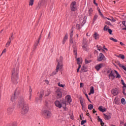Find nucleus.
Returning a JSON list of instances; mask_svg holds the SVG:
<instances>
[{
	"label": "nucleus",
	"instance_id": "f257e3e1",
	"mask_svg": "<svg viewBox=\"0 0 126 126\" xmlns=\"http://www.w3.org/2000/svg\"><path fill=\"white\" fill-rule=\"evenodd\" d=\"M19 105L21 107V115H26L29 112V104L26 103L24 97H20Z\"/></svg>",
	"mask_w": 126,
	"mask_h": 126
},
{
	"label": "nucleus",
	"instance_id": "f03ea898",
	"mask_svg": "<svg viewBox=\"0 0 126 126\" xmlns=\"http://www.w3.org/2000/svg\"><path fill=\"white\" fill-rule=\"evenodd\" d=\"M107 75L110 79H115V78H121V75L116 70L112 69L108 70L107 71Z\"/></svg>",
	"mask_w": 126,
	"mask_h": 126
},
{
	"label": "nucleus",
	"instance_id": "7ed1b4c3",
	"mask_svg": "<svg viewBox=\"0 0 126 126\" xmlns=\"http://www.w3.org/2000/svg\"><path fill=\"white\" fill-rule=\"evenodd\" d=\"M55 105L58 108H59L61 109L62 107L63 108H64L65 107H66V101L64 100V99L62 98L60 101L59 100H56L55 102Z\"/></svg>",
	"mask_w": 126,
	"mask_h": 126
},
{
	"label": "nucleus",
	"instance_id": "20e7f679",
	"mask_svg": "<svg viewBox=\"0 0 126 126\" xmlns=\"http://www.w3.org/2000/svg\"><path fill=\"white\" fill-rule=\"evenodd\" d=\"M20 94V89L17 88L15 91L14 94L12 95L11 100L12 102H14L16 99H17V97L18 95Z\"/></svg>",
	"mask_w": 126,
	"mask_h": 126
},
{
	"label": "nucleus",
	"instance_id": "39448f33",
	"mask_svg": "<svg viewBox=\"0 0 126 126\" xmlns=\"http://www.w3.org/2000/svg\"><path fill=\"white\" fill-rule=\"evenodd\" d=\"M86 19H87V17L86 16L82 17L79 19L80 24L77 23L76 25V27L78 29H80V24L82 26H83L84 24L86 23Z\"/></svg>",
	"mask_w": 126,
	"mask_h": 126
},
{
	"label": "nucleus",
	"instance_id": "423d86ee",
	"mask_svg": "<svg viewBox=\"0 0 126 126\" xmlns=\"http://www.w3.org/2000/svg\"><path fill=\"white\" fill-rule=\"evenodd\" d=\"M18 70L17 67L14 68L12 69V78L16 79L18 78Z\"/></svg>",
	"mask_w": 126,
	"mask_h": 126
},
{
	"label": "nucleus",
	"instance_id": "0eeeda50",
	"mask_svg": "<svg viewBox=\"0 0 126 126\" xmlns=\"http://www.w3.org/2000/svg\"><path fill=\"white\" fill-rule=\"evenodd\" d=\"M63 57L60 56V58H58L57 60V69L60 67V68L63 69Z\"/></svg>",
	"mask_w": 126,
	"mask_h": 126
},
{
	"label": "nucleus",
	"instance_id": "6e6552de",
	"mask_svg": "<svg viewBox=\"0 0 126 126\" xmlns=\"http://www.w3.org/2000/svg\"><path fill=\"white\" fill-rule=\"evenodd\" d=\"M42 115L44 116L46 119H50L52 117V113L50 111L44 110L42 111Z\"/></svg>",
	"mask_w": 126,
	"mask_h": 126
},
{
	"label": "nucleus",
	"instance_id": "1a4fd4ad",
	"mask_svg": "<svg viewBox=\"0 0 126 126\" xmlns=\"http://www.w3.org/2000/svg\"><path fill=\"white\" fill-rule=\"evenodd\" d=\"M78 8V7L77 6V4L76 2L75 1L72 2L70 4V9L71 11H75L76 10H77Z\"/></svg>",
	"mask_w": 126,
	"mask_h": 126
},
{
	"label": "nucleus",
	"instance_id": "9d476101",
	"mask_svg": "<svg viewBox=\"0 0 126 126\" xmlns=\"http://www.w3.org/2000/svg\"><path fill=\"white\" fill-rule=\"evenodd\" d=\"M55 95L57 99H61V98L63 97V93H62L61 89H57L56 91L55 92Z\"/></svg>",
	"mask_w": 126,
	"mask_h": 126
},
{
	"label": "nucleus",
	"instance_id": "9b49d317",
	"mask_svg": "<svg viewBox=\"0 0 126 126\" xmlns=\"http://www.w3.org/2000/svg\"><path fill=\"white\" fill-rule=\"evenodd\" d=\"M13 112H14V108L12 107H9L7 109V113L9 115H12Z\"/></svg>",
	"mask_w": 126,
	"mask_h": 126
},
{
	"label": "nucleus",
	"instance_id": "f8f14e48",
	"mask_svg": "<svg viewBox=\"0 0 126 126\" xmlns=\"http://www.w3.org/2000/svg\"><path fill=\"white\" fill-rule=\"evenodd\" d=\"M104 58H105L104 54H103L102 53H99V56L97 57V61L98 62H101L104 60Z\"/></svg>",
	"mask_w": 126,
	"mask_h": 126
},
{
	"label": "nucleus",
	"instance_id": "ddd939ff",
	"mask_svg": "<svg viewBox=\"0 0 126 126\" xmlns=\"http://www.w3.org/2000/svg\"><path fill=\"white\" fill-rule=\"evenodd\" d=\"M111 93L113 95H114V96H117V95L119 94V92H118V89L115 88L112 90Z\"/></svg>",
	"mask_w": 126,
	"mask_h": 126
},
{
	"label": "nucleus",
	"instance_id": "4468645a",
	"mask_svg": "<svg viewBox=\"0 0 126 126\" xmlns=\"http://www.w3.org/2000/svg\"><path fill=\"white\" fill-rule=\"evenodd\" d=\"M62 69H63L62 68H60V67H59V68H58V66H56V71H54L51 75H55V74H57V73H58V72H59V70H62Z\"/></svg>",
	"mask_w": 126,
	"mask_h": 126
},
{
	"label": "nucleus",
	"instance_id": "2eb2a0df",
	"mask_svg": "<svg viewBox=\"0 0 126 126\" xmlns=\"http://www.w3.org/2000/svg\"><path fill=\"white\" fill-rule=\"evenodd\" d=\"M80 104L82 106V110H83V108H84V99L80 97Z\"/></svg>",
	"mask_w": 126,
	"mask_h": 126
},
{
	"label": "nucleus",
	"instance_id": "dca6fc26",
	"mask_svg": "<svg viewBox=\"0 0 126 126\" xmlns=\"http://www.w3.org/2000/svg\"><path fill=\"white\" fill-rule=\"evenodd\" d=\"M103 67V63H100L96 65L95 67L96 70H99L100 68H101Z\"/></svg>",
	"mask_w": 126,
	"mask_h": 126
},
{
	"label": "nucleus",
	"instance_id": "f3484780",
	"mask_svg": "<svg viewBox=\"0 0 126 126\" xmlns=\"http://www.w3.org/2000/svg\"><path fill=\"white\" fill-rule=\"evenodd\" d=\"M67 38H68V35L67 33H66L65 36L63 38V41L62 42L63 44H64L65 42H66V40H67Z\"/></svg>",
	"mask_w": 126,
	"mask_h": 126
},
{
	"label": "nucleus",
	"instance_id": "a211bd4d",
	"mask_svg": "<svg viewBox=\"0 0 126 126\" xmlns=\"http://www.w3.org/2000/svg\"><path fill=\"white\" fill-rule=\"evenodd\" d=\"M103 116L104 117V120H109L111 119V115H107L106 114L104 113Z\"/></svg>",
	"mask_w": 126,
	"mask_h": 126
},
{
	"label": "nucleus",
	"instance_id": "6ab92c4d",
	"mask_svg": "<svg viewBox=\"0 0 126 126\" xmlns=\"http://www.w3.org/2000/svg\"><path fill=\"white\" fill-rule=\"evenodd\" d=\"M39 42V40H37L35 42L33 45V50H36Z\"/></svg>",
	"mask_w": 126,
	"mask_h": 126
},
{
	"label": "nucleus",
	"instance_id": "aec40b11",
	"mask_svg": "<svg viewBox=\"0 0 126 126\" xmlns=\"http://www.w3.org/2000/svg\"><path fill=\"white\" fill-rule=\"evenodd\" d=\"M94 38L95 40H97V39H99V34H98L97 32H95L94 34Z\"/></svg>",
	"mask_w": 126,
	"mask_h": 126
},
{
	"label": "nucleus",
	"instance_id": "412c9836",
	"mask_svg": "<svg viewBox=\"0 0 126 126\" xmlns=\"http://www.w3.org/2000/svg\"><path fill=\"white\" fill-rule=\"evenodd\" d=\"M98 110L100 112H103L106 111V108H103V106H100L98 107Z\"/></svg>",
	"mask_w": 126,
	"mask_h": 126
},
{
	"label": "nucleus",
	"instance_id": "4be33fe9",
	"mask_svg": "<svg viewBox=\"0 0 126 126\" xmlns=\"http://www.w3.org/2000/svg\"><path fill=\"white\" fill-rule=\"evenodd\" d=\"M82 48L85 51H87V44L86 43H83L82 45Z\"/></svg>",
	"mask_w": 126,
	"mask_h": 126
},
{
	"label": "nucleus",
	"instance_id": "5701e85b",
	"mask_svg": "<svg viewBox=\"0 0 126 126\" xmlns=\"http://www.w3.org/2000/svg\"><path fill=\"white\" fill-rule=\"evenodd\" d=\"M77 62L78 64H80L82 63V59L77 58Z\"/></svg>",
	"mask_w": 126,
	"mask_h": 126
},
{
	"label": "nucleus",
	"instance_id": "b1692460",
	"mask_svg": "<svg viewBox=\"0 0 126 126\" xmlns=\"http://www.w3.org/2000/svg\"><path fill=\"white\" fill-rule=\"evenodd\" d=\"M67 102L68 103H71V97L70 95H67Z\"/></svg>",
	"mask_w": 126,
	"mask_h": 126
},
{
	"label": "nucleus",
	"instance_id": "393cba45",
	"mask_svg": "<svg viewBox=\"0 0 126 126\" xmlns=\"http://www.w3.org/2000/svg\"><path fill=\"white\" fill-rule=\"evenodd\" d=\"M121 103L123 105H126V99L125 98H122L121 99Z\"/></svg>",
	"mask_w": 126,
	"mask_h": 126
},
{
	"label": "nucleus",
	"instance_id": "a878e982",
	"mask_svg": "<svg viewBox=\"0 0 126 126\" xmlns=\"http://www.w3.org/2000/svg\"><path fill=\"white\" fill-rule=\"evenodd\" d=\"M93 108H94V106L92 104H90L88 105L89 110H93Z\"/></svg>",
	"mask_w": 126,
	"mask_h": 126
},
{
	"label": "nucleus",
	"instance_id": "bb28decb",
	"mask_svg": "<svg viewBox=\"0 0 126 126\" xmlns=\"http://www.w3.org/2000/svg\"><path fill=\"white\" fill-rule=\"evenodd\" d=\"M33 4H34V0H30L29 5H31V6H32Z\"/></svg>",
	"mask_w": 126,
	"mask_h": 126
},
{
	"label": "nucleus",
	"instance_id": "cd10ccee",
	"mask_svg": "<svg viewBox=\"0 0 126 126\" xmlns=\"http://www.w3.org/2000/svg\"><path fill=\"white\" fill-rule=\"evenodd\" d=\"M90 92L92 94H94V87L93 86L91 87Z\"/></svg>",
	"mask_w": 126,
	"mask_h": 126
},
{
	"label": "nucleus",
	"instance_id": "c85d7f7f",
	"mask_svg": "<svg viewBox=\"0 0 126 126\" xmlns=\"http://www.w3.org/2000/svg\"><path fill=\"white\" fill-rule=\"evenodd\" d=\"M11 81L13 83H14V84H17V83H18V82L16 79H12Z\"/></svg>",
	"mask_w": 126,
	"mask_h": 126
},
{
	"label": "nucleus",
	"instance_id": "c756f323",
	"mask_svg": "<svg viewBox=\"0 0 126 126\" xmlns=\"http://www.w3.org/2000/svg\"><path fill=\"white\" fill-rule=\"evenodd\" d=\"M93 12V10L92 9V8H90L89 9V15H91L92 14Z\"/></svg>",
	"mask_w": 126,
	"mask_h": 126
},
{
	"label": "nucleus",
	"instance_id": "7c9ffc66",
	"mask_svg": "<svg viewBox=\"0 0 126 126\" xmlns=\"http://www.w3.org/2000/svg\"><path fill=\"white\" fill-rule=\"evenodd\" d=\"M73 36V30H71L70 33V38H72Z\"/></svg>",
	"mask_w": 126,
	"mask_h": 126
},
{
	"label": "nucleus",
	"instance_id": "2f4dec72",
	"mask_svg": "<svg viewBox=\"0 0 126 126\" xmlns=\"http://www.w3.org/2000/svg\"><path fill=\"white\" fill-rule=\"evenodd\" d=\"M87 122V121L86 120H82L81 121V125L82 126H83V125H84L85 123H86Z\"/></svg>",
	"mask_w": 126,
	"mask_h": 126
},
{
	"label": "nucleus",
	"instance_id": "473e14b6",
	"mask_svg": "<svg viewBox=\"0 0 126 126\" xmlns=\"http://www.w3.org/2000/svg\"><path fill=\"white\" fill-rule=\"evenodd\" d=\"M97 18H98V15H95L94 16V20H93V22H95V20H97Z\"/></svg>",
	"mask_w": 126,
	"mask_h": 126
},
{
	"label": "nucleus",
	"instance_id": "72a5a7b5",
	"mask_svg": "<svg viewBox=\"0 0 126 126\" xmlns=\"http://www.w3.org/2000/svg\"><path fill=\"white\" fill-rule=\"evenodd\" d=\"M10 43H11V40H9L6 44V47H9V45H10Z\"/></svg>",
	"mask_w": 126,
	"mask_h": 126
},
{
	"label": "nucleus",
	"instance_id": "f704fd0d",
	"mask_svg": "<svg viewBox=\"0 0 126 126\" xmlns=\"http://www.w3.org/2000/svg\"><path fill=\"white\" fill-rule=\"evenodd\" d=\"M110 40H111V41H113V42H118V40L117 39H116L113 37H110Z\"/></svg>",
	"mask_w": 126,
	"mask_h": 126
},
{
	"label": "nucleus",
	"instance_id": "c9c22d12",
	"mask_svg": "<svg viewBox=\"0 0 126 126\" xmlns=\"http://www.w3.org/2000/svg\"><path fill=\"white\" fill-rule=\"evenodd\" d=\"M121 82H122V84L123 85L124 87H125V88H126V84L125 83V82H124V80L122 79Z\"/></svg>",
	"mask_w": 126,
	"mask_h": 126
},
{
	"label": "nucleus",
	"instance_id": "e433bc0d",
	"mask_svg": "<svg viewBox=\"0 0 126 126\" xmlns=\"http://www.w3.org/2000/svg\"><path fill=\"white\" fill-rule=\"evenodd\" d=\"M97 121L98 122H99V123H102L103 122V121L102 120V119L101 118H100L99 116H97Z\"/></svg>",
	"mask_w": 126,
	"mask_h": 126
},
{
	"label": "nucleus",
	"instance_id": "4c0bfd02",
	"mask_svg": "<svg viewBox=\"0 0 126 126\" xmlns=\"http://www.w3.org/2000/svg\"><path fill=\"white\" fill-rule=\"evenodd\" d=\"M74 47V50H73V52H74V54L75 55H76L77 54V52H76V47H75V46H73Z\"/></svg>",
	"mask_w": 126,
	"mask_h": 126
},
{
	"label": "nucleus",
	"instance_id": "58836bf2",
	"mask_svg": "<svg viewBox=\"0 0 126 126\" xmlns=\"http://www.w3.org/2000/svg\"><path fill=\"white\" fill-rule=\"evenodd\" d=\"M45 93V92L44 91V90H41L40 92V95H42L44 96V94Z\"/></svg>",
	"mask_w": 126,
	"mask_h": 126
},
{
	"label": "nucleus",
	"instance_id": "ea45409f",
	"mask_svg": "<svg viewBox=\"0 0 126 126\" xmlns=\"http://www.w3.org/2000/svg\"><path fill=\"white\" fill-rule=\"evenodd\" d=\"M58 86H60V87H64V86H63V85L61 84V83L59 82L58 83Z\"/></svg>",
	"mask_w": 126,
	"mask_h": 126
},
{
	"label": "nucleus",
	"instance_id": "a19ab883",
	"mask_svg": "<svg viewBox=\"0 0 126 126\" xmlns=\"http://www.w3.org/2000/svg\"><path fill=\"white\" fill-rule=\"evenodd\" d=\"M70 43L71 44L73 43V39L72 37H70Z\"/></svg>",
	"mask_w": 126,
	"mask_h": 126
},
{
	"label": "nucleus",
	"instance_id": "79ce46f5",
	"mask_svg": "<svg viewBox=\"0 0 126 126\" xmlns=\"http://www.w3.org/2000/svg\"><path fill=\"white\" fill-rule=\"evenodd\" d=\"M110 21L112 22H116V19H115L114 18H111Z\"/></svg>",
	"mask_w": 126,
	"mask_h": 126
},
{
	"label": "nucleus",
	"instance_id": "37998d69",
	"mask_svg": "<svg viewBox=\"0 0 126 126\" xmlns=\"http://www.w3.org/2000/svg\"><path fill=\"white\" fill-rule=\"evenodd\" d=\"M82 71H83L84 72L86 71L85 67H84V66H83V67L82 68Z\"/></svg>",
	"mask_w": 126,
	"mask_h": 126
},
{
	"label": "nucleus",
	"instance_id": "c03bdc74",
	"mask_svg": "<svg viewBox=\"0 0 126 126\" xmlns=\"http://www.w3.org/2000/svg\"><path fill=\"white\" fill-rule=\"evenodd\" d=\"M29 92L30 94H32V88H31V86H30Z\"/></svg>",
	"mask_w": 126,
	"mask_h": 126
},
{
	"label": "nucleus",
	"instance_id": "a18cd8bd",
	"mask_svg": "<svg viewBox=\"0 0 126 126\" xmlns=\"http://www.w3.org/2000/svg\"><path fill=\"white\" fill-rule=\"evenodd\" d=\"M83 86H84V85L83 84V83H80V88H82V87H83Z\"/></svg>",
	"mask_w": 126,
	"mask_h": 126
},
{
	"label": "nucleus",
	"instance_id": "49530a36",
	"mask_svg": "<svg viewBox=\"0 0 126 126\" xmlns=\"http://www.w3.org/2000/svg\"><path fill=\"white\" fill-rule=\"evenodd\" d=\"M5 52H6V49L5 48V49H4L2 51V53H1V54L0 56H2V54H3V53H5Z\"/></svg>",
	"mask_w": 126,
	"mask_h": 126
},
{
	"label": "nucleus",
	"instance_id": "de8ad7c7",
	"mask_svg": "<svg viewBox=\"0 0 126 126\" xmlns=\"http://www.w3.org/2000/svg\"><path fill=\"white\" fill-rule=\"evenodd\" d=\"M108 33H109V34H112V32H113V31L112 30H111V29H108Z\"/></svg>",
	"mask_w": 126,
	"mask_h": 126
},
{
	"label": "nucleus",
	"instance_id": "09e8293b",
	"mask_svg": "<svg viewBox=\"0 0 126 126\" xmlns=\"http://www.w3.org/2000/svg\"><path fill=\"white\" fill-rule=\"evenodd\" d=\"M90 61H88L87 60H85V63H90Z\"/></svg>",
	"mask_w": 126,
	"mask_h": 126
},
{
	"label": "nucleus",
	"instance_id": "8fccbe9b",
	"mask_svg": "<svg viewBox=\"0 0 126 126\" xmlns=\"http://www.w3.org/2000/svg\"><path fill=\"white\" fill-rule=\"evenodd\" d=\"M32 94H30V96H29V100H30V101H31V98H32Z\"/></svg>",
	"mask_w": 126,
	"mask_h": 126
},
{
	"label": "nucleus",
	"instance_id": "3c124183",
	"mask_svg": "<svg viewBox=\"0 0 126 126\" xmlns=\"http://www.w3.org/2000/svg\"><path fill=\"white\" fill-rule=\"evenodd\" d=\"M122 24L125 26V27H126V21H123L122 22Z\"/></svg>",
	"mask_w": 126,
	"mask_h": 126
},
{
	"label": "nucleus",
	"instance_id": "603ef678",
	"mask_svg": "<svg viewBox=\"0 0 126 126\" xmlns=\"http://www.w3.org/2000/svg\"><path fill=\"white\" fill-rule=\"evenodd\" d=\"M106 24H108V25H112V24H111V22L109 21L106 22Z\"/></svg>",
	"mask_w": 126,
	"mask_h": 126
},
{
	"label": "nucleus",
	"instance_id": "864d4df0",
	"mask_svg": "<svg viewBox=\"0 0 126 126\" xmlns=\"http://www.w3.org/2000/svg\"><path fill=\"white\" fill-rule=\"evenodd\" d=\"M82 117H83V114H81L80 115V120H82Z\"/></svg>",
	"mask_w": 126,
	"mask_h": 126
},
{
	"label": "nucleus",
	"instance_id": "5fc2aeb1",
	"mask_svg": "<svg viewBox=\"0 0 126 126\" xmlns=\"http://www.w3.org/2000/svg\"><path fill=\"white\" fill-rule=\"evenodd\" d=\"M121 59H122V60H124L125 59V55H122Z\"/></svg>",
	"mask_w": 126,
	"mask_h": 126
},
{
	"label": "nucleus",
	"instance_id": "6e6d98bb",
	"mask_svg": "<svg viewBox=\"0 0 126 126\" xmlns=\"http://www.w3.org/2000/svg\"><path fill=\"white\" fill-rule=\"evenodd\" d=\"M94 4H95V5H98V4L96 3V0H94Z\"/></svg>",
	"mask_w": 126,
	"mask_h": 126
},
{
	"label": "nucleus",
	"instance_id": "4d7b16f0",
	"mask_svg": "<svg viewBox=\"0 0 126 126\" xmlns=\"http://www.w3.org/2000/svg\"><path fill=\"white\" fill-rule=\"evenodd\" d=\"M44 81L46 83V84H49V81H48L47 80H44Z\"/></svg>",
	"mask_w": 126,
	"mask_h": 126
},
{
	"label": "nucleus",
	"instance_id": "13d9d810",
	"mask_svg": "<svg viewBox=\"0 0 126 126\" xmlns=\"http://www.w3.org/2000/svg\"><path fill=\"white\" fill-rule=\"evenodd\" d=\"M12 126H17V125H16V123H14L12 124Z\"/></svg>",
	"mask_w": 126,
	"mask_h": 126
},
{
	"label": "nucleus",
	"instance_id": "bf43d9fd",
	"mask_svg": "<svg viewBox=\"0 0 126 126\" xmlns=\"http://www.w3.org/2000/svg\"><path fill=\"white\" fill-rule=\"evenodd\" d=\"M109 29H108L107 28V27H104V31H107V30H108Z\"/></svg>",
	"mask_w": 126,
	"mask_h": 126
},
{
	"label": "nucleus",
	"instance_id": "052dcab7",
	"mask_svg": "<svg viewBox=\"0 0 126 126\" xmlns=\"http://www.w3.org/2000/svg\"><path fill=\"white\" fill-rule=\"evenodd\" d=\"M51 94V92H48V94L45 95V96H49Z\"/></svg>",
	"mask_w": 126,
	"mask_h": 126
},
{
	"label": "nucleus",
	"instance_id": "680f3d73",
	"mask_svg": "<svg viewBox=\"0 0 126 126\" xmlns=\"http://www.w3.org/2000/svg\"><path fill=\"white\" fill-rule=\"evenodd\" d=\"M100 125L101 126H104V125H105V123H104V122H103V121L102 122H100Z\"/></svg>",
	"mask_w": 126,
	"mask_h": 126
},
{
	"label": "nucleus",
	"instance_id": "e2e57ef3",
	"mask_svg": "<svg viewBox=\"0 0 126 126\" xmlns=\"http://www.w3.org/2000/svg\"><path fill=\"white\" fill-rule=\"evenodd\" d=\"M43 97H44V95H41V94H40V95H39V98H40V99H42V98H43Z\"/></svg>",
	"mask_w": 126,
	"mask_h": 126
},
{
	"label": "nucleus",
	"instance_id": "0e129e2a",
	"mask_svg": "<svg viewBox=\"0 0 126 126\" xmlns=\"http://www.w3.org/2000/svg\"><path fill=\"white\" fill-rule=\"evenodd\" d=\"M98 12H99V14H100V15H103V14H102V12H101V11L100 10V9L98 10Z\"/></svg>",
	"mask_w": 126,
	"mask_h": 126
},
{
	"label": "nucleus",
	"instance_id": "69168bd1",
	"mask_svg": "<svg viewBox=\"0 0 126 126\" xmlns=\"http://www.w3.org/2000/svg\"><path fill=\"white\" fill-rule=\"evenodd\" d=\"M123 93L124 95H125V96H126V93L125 92V91H123Z\"/></svg>",
	"mask_w": 126,
	"mask_h": 126
},
{
	"label": "nucleus",
	"instance_id": "338daca9",
	"mask_svg": "<svg viewBox=\"0 0 126 126\" xmlns=\"http://www.w3.org/2000/svg\"><path fill=\"white\" fill-rule=\"evenodd\" d=\"M70 119H71V120H73V115H71L70 116Z\"/></svg>",
	"mask_w": 126,
	"mask_h": 126
},
{
	"label": "nucleus",
	"instance_id": "774afa93",
	"mask_svg": "<svg viewBox=\"0 0 126 126\" xmlns=\"http://www.w3.org/2000/svg\"><path fill=\"white\" fill-rule=\"evenodd\" d=\"M120 125H123V124H124V122L123 121H120Z\"/></svg>",
	"mask_w": 126,
	"mask_h": 126
}]
</instances>
